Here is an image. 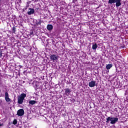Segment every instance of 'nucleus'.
<instances>
[{"label": "nucleus", "instance_id": "13", "mask_svg": "<svg viewBox=\"0 0 128 128\" xmlns=\"http://www.w3.org/2000/svg\"><path fill=\"white\" fill-rule=\"evenodd\" d=\"M112 68V64H108L106 66V70H110Z\"/></svg>", "mask_w": 128, "mask_h": 128}, {"label": "nucleus", "instance_id": "22", "mask_svg": "<svg viewBox=\"0 0 128 128\" xmlns=\"http://www.w3.org/2000/svg\"><path fill=\"white\" fill-rule=\"evenodd\" d=\"M14 102H16V96H14Z\"/></svg>", "mask_w": 128, "mask_h": 128}, {"label": "nucleus", "instance_id": "17", "mask_svg": "<svg viewBox=\"0 0 128 128\" xmlns=\"http://www.w3.org/2000/svg\"><path fill=\"white\" fill-rule=\"evenodd\" d=\"M42 24V20H39L38 22H36V24H37V26H38V24Z\"/></svg>", "mask_w": 128, "mask_h": 128}, {"label": "nucleus", "instance_id": "2", "mask_svg": "<svg viewBox=\"0 0 128 128\" xmlns=\"http://www.w3.org/2000/svg\"><path fill=\"white\" fill-rule=\"evenodd\" d=\"M118 121V118L109 116L106 118V122H110V124H116Z\"/></svg>", "mask_w": 128, "mask_h": 128}, {"label": "nucleus", "instance_id": "4", "mask_svg": "<svg viewBox=\"0 0 128 128\" xmlns=\"http://www.w3.org/2000/svg\"><path fill=\"white\" fill-rule=\"evenodd\" d=\"M58 57H59L58 56H56L52 54H50V60H52L54 62H58Z\"/></svg>", "mask_w": 128, "mask_h": 128}, {"label": "nucleus", "instance_id": "20", "mask_svg": "<svg viewBox=\"0 0 128 128\" xmlns=\"http://www.w3.org/2000/svg\"><path fill=\"white\" fill-rule=\"evenodd\" d=\"M0 84H2V79L0 78Z\"/></svg>", "mask_w": 128, "mask_h": 128}, {"label": "nucleus", "instance_id": "8", "mask_svg": "<svg viewBox=\"0 0 128 128\" xmlns=\"http://www.w3.org/2000/svg\"><path fill=\"white\" fill-rule=\"evenodd\" d=\"M28 10H30V11H28L27 12V14H28V16L34 14V8H29Z\"/></svg>", "mask_w": 128, "mask_h": 128}, {"label": "nucleus", "instance_id": "9", "mask_svg": "<svg viewBox=\"0 0 128 128\" xmlns=\"http://www.w3.org/2000/svg\"><path fill=\"white\" fill-rule=\"evenodd\" d=\"M5 100L8 102L12 100H10V97L8 96V92H5Z\"/></svg>", "mask_w": 128, "mask_h": 128}, {"label": "nucleus", "instance_id": "19", "mask_svg": "<svg viewBox=\"0 0 128 128\" xmlns=\"http://www.w3.org/2000/svg\"><path fill=\"white\" fill-rule=\"evenodd\" d=\"M77 0H72V4H74L76 2Z\"/></svg>", "mask_w": 128, "mask_h": 128}, {"label": "nucleus", "instance_id": "21", "mask_svg": "<svg viewBox=\"0 0 128 128\" xmlns=\"http://www.w3.org/2000/svg\"><path fill=\"white\" fill-rule=\"evenodd\" d=\"M0 126H4V123L0 124Z\"/></svg>", "mask_w": 128, "mask_h": 128}, {"label": "nucleus", "instance_id": "12", "mask_svg": "<svg viewBox=\"0 0 128 128\" xmlns=\"http://www.w3.org/2000/svg\"><path fill=\"white\" fill-rule=\"evenodd\" d=\"M38 102L36 100H31L29 101V104H32V106L34 104H36Z\"/></svg>", "mask_w": 128, "mask_h": 128}, {"label": "nucleus", "instance_id": "11", "mask_svg": "<svg viewBox=\"0 0 128 128\" xmlns=\"http://www.w3.org/2000/svg\"><path fill=\"white\" fill-rule=\"evenodd\" d=\"M98 48V44L96 43H92V50H96Z\"/></svg>", "mask_w": 128, "mask_h": 128}, {"label": "nucleus", "instance_id": "14", "mask_svg": "<svg viewBox=\"0 0 128 128\" xmlns=\"http://www.w3.org/2000/svg\"><path fill=\"white\" fill-rule=\"evenodd\" d=\"M16 26H13L12 28V34H16Z\"/></svg>", "mask_w": 128, "mask_h": 128}, {"label": "nucleus", "instance_id": "24", "mask_svg": "<svg viewBox=\"0 0 128 128\" xmlns=\"http://www.w3.org/2000/svg\"><path fill=\"white\" fill-rule=\"evenodd\" d=\"M1 0H0V3Z\"/></svg>", "mask_w": 128, "mask_h": 128}, {"label": "nucleus", "instance_id": "15", "mask_svg": "<svg viewBox=\"0 0 128 128\" xmlns=\"http://www.w3.org/2000/svg\"><path fill=\"white\" fill-rule=\"evenodd\" d=\"M28 6H30V5L28 4L25 8H24L22 10L23 12H24V10H28Z\"/></svg>", "mask_w": 128, "mask_h": 128}, {"label": "nucleus", "instance_id": "3", "mask_svg": "<svg viewBox=\"0 0 128 128\" xmlns=\"http://www.w3.org/2000/svg\"><path fill=\"white\" fill-rule=\"evenodd\" d=\"M108 2L110 4H116V8H118V6H122V0H109Z\"/></svg>", "mask_w": 128, "mask_h": 128}, {"label": "nucleus", "instance_id": "25", "mask_svg": "<svg viewBox=\"0 0 128 128\" xmlns=\"http://www.w3.org/2000/svg\"><path fill=\"white\" fill-rule=\"evenodd\" d=\"M1 38H0V40Z\"/></svg>", "mask_w": 128, "mask_h": 128}, {"label": "nucleus", "instance_id": "18", "mask_svg": "<svg viewBox=\"0 0 128 128\" xmlns=\"http://www.w3.org/2000/svg\"><path fill=\"white\" fill-rule=\"evenodd\" d=\"M2 56V51L0 50V58Z\"/></svg>", "mask_w": 128, "mask_h": 128}, {"label": "nucleus", "instance_id": "26", "mask_svg": "<svg viewBox=\"0 0 128 128\" xmlns=\"http://www.w3.org/2000/svg\"><path fill=\"white\" fill-rule=\"evenodd\" d=\"M108 72H110V70H108Z\"/></svg>", "mask_w": 128, "mask_h": 128}, {"label": "nucleus", "instance_id": "16", "mask_svg": "<svg viewBox=\"0 0 128 128\" xmlns=\"http://www.w3.org/2000/svg\"><path fill=\"white\" fill-rule=\"evenodd\" d=\"M16 124H18V120H16V119H14L13 121L12 124L16 125Z\"/></svg>", "mask_w": 128, "mask_h": 128}, {"label": "nucleus", "instance_id": "10", "mask_svg": "<svg viewBox=\"0 0 128 128\" xmlns=\"http://www.w3.org/2000/svg\"><path fill=\"white\" fill-rule=\"evenodd\" d=\"M53 28H54V26H52V24H48L47 26V30H52Z\"/></svg>", "mask_w": 128, "mask_h": 128}, {"label": "nucleus", "instance_id": "23", "mask_svg": "<svg viewBox=\"0 0 128 128\" xmlns=\"http://www.w3.org/2000/svg\"><path fill=\"white\" fill-rule=\"evenodd\" d=\"M8 124H12V123L9 122Z\"/></svg>", "mask_w": 128, "mask_h": 128}, {"label": "nucleus", "instance_id": "7", "mask_svg": "<svg viewBox=\"0 0 128 128\" xmlns=\"http://www.w3.org/2000/svg\"><path fill=\"white\" fill-rule=\"evenodd\" d=\"M64 94H66V96H70V94L72 92V90H70L68 88H66L64 89Z\"/></svg>", "mask_w": 128, "mask_h": 128}, {"label": "nucleus", "instance_id": "6", "mask_svg": "<svg viewBox=\"0 0 128 128\" xmlns=\"http://www.w3.org/2000/svg\"><path fill=\"white\" fill-rule=\"evenodd\" d=\"M96 81L94 80H92V81L89 82L88 86L90 88H94V86H96Z\"/></svg>", "mask_w": 128, "mask_h": 128}, {"label": "nucleus", "instance_id": "1", "mask_svg": "<svg viewBox=\"0 0 128 128\" xmlns=\"http://www.w3.org/2000/svg\"><path fill=\"white\" fill-rule=\"evenodd\" d=\"M26 98V94L22 93L18 96V104H22L24 103V98Z\"/></svg>", "mask_w": 128, "mask_h": 128}, {"label": "nucleus", "instance_id": "5", "mask_svg": "<svg viewBox=\"0 0 128 128\" xmlns=\"http://www.w3.org/2000/svg\"><path fill=\"white\" fill-rule=\"evenodd\" d=\"M24 114V109H20L17 112V116H22Z\"/></svg>", "mask_w": 128, "mask_h": 128}]
</instances>
